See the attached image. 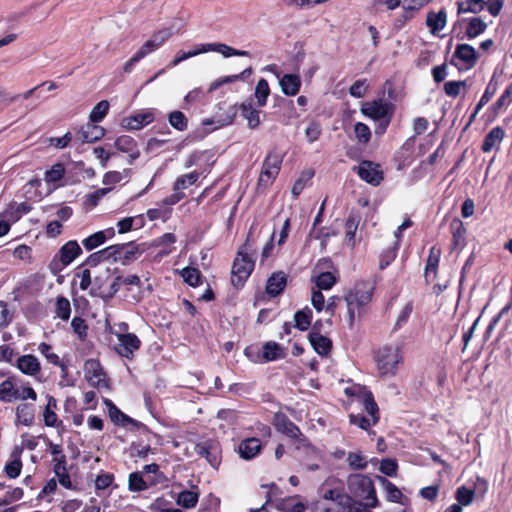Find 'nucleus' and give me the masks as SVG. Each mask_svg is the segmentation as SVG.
<instances>
[{
	"mask_svg": "<svg viewBox=\"0 0 512 512\" xmlns=\"http://www.w3.org/2000/svg\"><path fill=\"white\" fill-rule=\"evenodd\" d=\"M374 287L369 281L361 280L349 289L344 295L348 313V326L354 327L356 317H360L366 306L371 302Z\"/></svg>",
	"mask_w": 512,
	"mask_h": 512,
	"instance_id": "f257e3e1",
	"label": "nucleus"
},
{
	"mask_svg": "<svg viewBox=\"0 0 512 512\" xmlns=\"http://www.w3.org/2000/svg\"><path fill=\"white\" fill-rule=\"evenodd\" d=\"M375 361L381 376H395L403 362L402 350L399 346L386 345L378 350Z\"/></svg>",
	"mask_w": 512,
	"mask_h": 512,
	"instance_id": "f03ea898",
	"label": "nucleus"
},
{
	"mask_svg": "<svg viewBox=\"0 0 512 512\" xmlns=\"http://www.w3.org/2000/svg\"><path fill=\"white\" fill-rule=\"evenodd\" d=\"M349 493L361 500H372V505H379L373 481L362 474H352L347 479Z\"/></svg>",
	"mask_w": 512,
	"mask_h": 512,
	"instance_id": "7ed1b4c3",
	"label": "nucleus"
},
{
	"mask_svg": "<svg viewBox=\"0 0 512 512\" xmlns=\"http://www.w3.org/2000/svg\"><path fill=\"white\" fill-rule=\"evenodd\" d=\"M255 266L253 255H239L235 258L232 271L231 282L235 287L243 286Z\"/></svg>",
	"mask_w": 512,
	"mask_h": 512,
	"instance_id": "20e7f679",
	"label": "nucleus"
},
{
	"mask_svg": "<svg viewBox=\"0 0 512 512\" xmlns=\"http://www.w3.org/2000/svg\"><path fill=\"white\" fill-rule=\"evenodd\" d=\"M282 160L279 153L270 152L266 156L258 179L259 186L268 187L274 182L280 172Z\"/></svg>",
	"mask_w": 512,
	"mask_h": 512,
	"instance_id": "39448f33",
	"label": "nucleus"
},
{
	"mask_svg": "<svg viewBox=\"0 0 512 512\" xmlns=\"http://www.w3.org/2000/svg\"><path fill=\"white\" fill-rule=\"evenodd\" d=\"M118 342L114 346V350L121 357H125L129 360L133 359L134 353L139 350L141 341L138 336L134 333H115Z\"/></svg>",
	"mask_w": 512,
	"mask_h": 512,
	"instance_id": "423d86ee",
	"label": "nucleus"
},
{
	"mask_svg": "<svg viewBox=\"0 0 512 512\" xmlns=\"http://www.w3.org/2000/svg\"><path fill=\"white\" fill-rule=\"evenodd\" d=\"M195 452L199 457L205 458L212 467L217 468L219 466L221 449L216 440L206 439L200 441L195 446Z\"/></svg>",
	"mask_w": 512,
	"mask_h": 512,
	"instance_id": "0eeeda50",
	"label": "nucleus"
},
{
	"mask_svg": "<svg viewBox=\"0 0 512 512\" xmlns=\"http://www.w3.org/2000/svg\"><path fill=\"white\" fill-rule=\"evenodd\" d=\"M110 260L113 262L128 263L139 255V247L134 242L108 246Z\"/></svg>",
	"mask_w": 512,
	"mask_h": 512,
	"instance_id": "6e6552de",
	"label": "nucleus"
},
{
	"mask_svg": "<svg viewBox=\"0 0 512 512\" xmlns=\"http://www.w3.org/2000/svg\"><path fill=\"white\" fill-rule=\"evenodd\" d=\"M175 31L172 27L162 28L144 42V44L139 48V51L143 53V56L153 53L158 50L169 38L173 36Z\"/></svg>",
	"mask_w": 512,
	"mask_h": 512,
	"instance_id": "1a4fd4ad",
	"label": "nucleus"
},
{
	"mask_svg": "<svg viewBox=\"0 0 512 512\" xmlns=\"http://www.w3.org/2000/svg\"><path fill=\"white\" fill-rule=\"evenodd\" d=\"M268 71L275 73L279 78V85L282 92L287 96H295L298 94L301 87V79L296 74H285L280 77V73L277 70V66L272 64L266 67Z\"/></svg>",
	"mask_w": 512,
	"mask_h": 512,
	"instance_id": "9d476101",
	"label": "nucleus"
},
{
	"mask_svg": "<svg viewBox=\"0 0 512 512\" xmlns=\"http://www.w3.org/2000/svg\"><path fill=\"white\" fill-rule=\"evenodd\" d=\"M356 169L359 177L373 186H378L383 180L380 166L371 161L361 162Z\"/></svg>",
	"mask_w": 512,
	"mask_h": 512,
	"instance_id": "9b49d317",
	"label": "nucleus"
},
{
	"mask_svg": "<svg viewBox=\"0 0 512 512\" xmlns=\"http://www.w3.org/2000/svg\"><path fill=\"white\" fill-rule=\"evenodd\" d=\"M154 119V111L152 109H147L125 117L122 120V126L128 130H140L146 125L152 123Z\"/></svg>",
	"mask_w": 512,
	"mask_h": 512,
	"instance_id": "f8f14e48",
	"label": "nucleus"
},
{
	"mask_svg": "<svg viewBox=\"0 0 512 512\" xmlns=\"http://www.w3.org/2000/svg\"><path fill=\"white\" fill-rule=\"evenodd\" d=\"M84 371L85 378L92 386H106L105 373L99 361L94 359L87 360L84 365Z\"/></svg>",
	"mask_w": 512,
	"mask_h": 512,
	"instance_id": "ddd939ff",
	"label": "nucleus"
},
{
	"mask_svg": "<svg viewBox=\"0 0 512 512\" xmlns=\"http://www.w3.org/2000/svg\"><path fill=\"white\" fill-rule=\"evenodd\" d=\"M454 58L458 59L464 64L465 69H472L477 61H478V54L473 46L470 44H458L454 51Z\"/></svg>",
	"mask_w": 512,
	"mask_h": 512,
	"instance_id": "4468645a",
	"label": "nucleus"
},
{
	"mask_svg": "<svg viewBox=\"0 0 512 512\" xmlns=\"http://www.w3.org/2000/svg\"><path fill=\"white\" fill-rule=\"evenodd\" d=\"M388 111L389 105L382 99L364 102L361 106L362 114L374 120L384 119Z\"/></svg>",
	"mask_w": 512,
	"mask_h": 512,
	"instance_id": "2eb2a0df",
	"label": "nucleus"
},
{
	"mask_svg": "<svg viewBox=\"0 0 512 512\" xmlns=\"http://www.w3.org/2000/svg\"><path fill=\"white\" fill-rule=\"evenodd\" d=\"M105 135V129L102 126L97 125V123H93L89 121L87 124L83 125L78 131H77V138L82 143H93L101 138H103Z\"/></svg>",
	"mask_w": 512,
	"mask_h": 512,
	"instance_id": "dca6fc26",
	"label": "nucleus"
},
{
	"mask_svg": "<svg viewBox=\"0 0 512 512\" xmlns=\"http://www.w3.org/2000/svg\"><path fill=\"white\" fill-rule=\"evenodd\" d=\"M273 424L277 431L286 436L298 439L302 433L297 425H295L285 414L277 413L274 416Z\"/></svg>",
	"mask_w": 512,
	"mask_h": 512,
	"instance_id": "f3484780",
	"label": "nucleus"
},
{
	"mask_svg": "<svg viewBox=\"0 0 512 512\" xmlns=\"http://www.w3.org/2000/svg\"><path fill=\"white\" fill-rule=\"evenodd\" d=\"M114 146L118 151L127 153L129 155L130 164H132L140 156V151L138 149L137 142L131 136H119L115 140Z\"/></svg>",
	"mask_w": 512,
	"mask_h": 512,
	"instance_id": "a211bd4d",
	"label": "nucleus"
},
{
	"mask_svg": "<svg viewBox=\"0 0 512 512\" xmlns=\"http://www.w3.org/2000/svg\"><path fill=\"white\" fill-rule=\"evenodd\" d=\"M309 341L314 350L321 356L328 355L332 348L331 340L323 336L319 330H317V322L314 324L309 334Z\"/></svg>",
	"mask_w": 512,
	"mask_h": 512,
	"instance_id": "6ab92c4d",
	"label": "nucleus"
},
{
	"mask_svg": "<svg viewBox=\"0 0 512 512\" xmlns=\"http://www.w3.org/2000/svg\"><path fill=\"white\" fill-rule=\"evenodd\" d=\"M203 53L207 52H217L222 54L225 58L232 56H240V57H249L250 53L245 50H237L231 46H228L224 43H203L202 44Z\"/></svg>",
	"mask_w": 512,
	"mask_h": 512,
	"instance_id": "aec40b11",
	"label": "nucleus"
},
{
	"mask_svg": "<svg viewBox=\"0 0 512 512\" xmlns=\"http://www.w3.org/2000/svg\"><path fill=\"white\" fill-rule=\"evenodd\" d=\"M262 450V444L258 438L251 437L242 440L238 446L239 456L244 460L255 458Z\"/></svg>",
	"mask_w": 512,
	"mask_h": 512,
	"instance_id": "412c9836",
	"label": "nucleus"
},
{
	"mask_svg": "<svg viewBox=\"0 0 512 512\" xmlns=\"http://www.w3.org/2000/svg\"><path fill=\"white\" fill-rule=\"evenodd\" d=\"M82 250L75 240L68 241L59 250L57 256L62 266L71 264L80 254Z\"/></svg>",
	"mask_w": 512,
	"mask_h": 512,
	"instance_id": "4be33fe9",
	"label": "nucleus"
},
{
	"mask_svg": "<svg viewBox=\"0 0 512 512\" xmlns=\"http://www.w3.org/2000/svg\"><path fill=\"white\" fill-rule=\"evenodd\" d=\"M447 24V13L445 9L438 12L429 11L426 16V25L430 29L431 34L438 35Z\"/></svg>",
	"mask_w": 512,
	"mask_h": 512,
	"instance_id": "5701e85b",
	"label": "nucleus"
},
{
	"mask_svg": "<svg viewBox=\"0 0 512 512\" xmlns=\"http://www.w3.org/2000/svg\"><path fill=\"white\" fill-rule=\"evenodd\" d=\"M241 115L247 120V125L250 129H256L259 127L260 110L256 109L251 99L245 100L240 104Z\"/></svg>",
	"mask_w": 512,
	"mask_h": 512,
	"instance_id": "b1692460",
	"label": "nucleus"
},
{
	"mask_svg": "<svg viewBox=\"0 0 512 512\" xmlns=\"http://www.w3.org/2000/svg\"><path fill=\"white\" fill-rule=\"evenodd\" d=\"M307 507V503L303 502L299 495L280 499L276 503L277 510L281 512H305Z\"/></svg>",
	"mask_w": 512,
	"mask_h": 512,
	"instance_id": "393cba45",
	"label": "nucleus"
},
{
	"mask_svg": "<svg viewBox=\"0 0 512 512\" xmlns=\"http://www.w3.org/2000/svg\"><path fill=\"white\" fill-rule=\"evenodd\" d=\"M505 136V132L503 128L500 126H496L492 128L489 133L485 136L481 150L484 153L491 152L493 149H498L503 138Z\"/></svg>",
	"mask_w": 512,
	"mask_h": 512,
	"instance_id": "a878e982",
	"label": "nucleus"
},
{
	"mask_svg": "<svg viewBox=\"0 0 512 512\" xmlns=\"http://www.w3.org/2000/svg\"><path fill=\"white\" fill-rule=\"evenodd\" d=\"M287 284L286 274L282 271L273 273L267 281L266 292L270 296H277L283 292Z\"/></svg>",
	"mask_w": 512,
	"mask_h": 512,
	"instance_id": "bb28decb",
	"label": "nucleus"
},
{
	"mask_svg": "<svg viewBox=\"0 0 512 512\" xmlns=\"http://www.w3.org/2000/svg\"><path fill=\"white\" fill-rule=\"evenodd\" d=\"M157 483L156 479H144L143 472H133L128 478V488L132 492L147 490L150 486Z\"/></svg>",
	"mask_w": 512,
	"mask_h": 512,
	"instance_id": "cd10ccee",
	"label": "nucleus"
},
{
	"mask_svg": "<svg viewBox=\"0 0 512 512\" xmlns=\"http://www.w3.org/2000/svg\"><path fill=\"white\" fill-rule=\"evenodd\" d=\"M18 369L27 375L34 376L40 371V363L38 359L31 354L23 355L17 360Z\"/></svg>",
	"mask_w": 512,
	"mask_h": 512,
	"instance_id": "c85d7f7f",
	"label": "nucleus"
},
{
	"mask_svg": "<svg viewBox=\"0 0 512 512\" xmlns=\"http://www.w3.org/2000/svg\"><path fill=\"white\" fill-rule=\"evenodd\" d=\"M452 243L454 249H463L466 245V228L462 221L455 219L451 222Z\"/></svg>",
	"mask_w": 512,
	"mask_h": 512,
	"instance_id": "c756f323",
	"label": "nucleus"
},
{
	"mask_svg": "<svg viewBox=\"0 0 512 512\" xmlns=\"http://www.w3.org/2000/svg\"><path fill=\"white\" fill-rule=\"evenodd\" d=\"M17 422L24 426H31L35 419V407L30 403H22L16 408Z\"/></svg>",
	"mask_w": 512,
	"mask_h": 512,
	"instance_id": "7c9ffc66",
	"label": "nucleus"
},
{
	"mask_svg": "<svg viewBox=\"0 0 512 512\" xmlns=\"http://www.w3.org/2000/svg\"><path fill=\"white\" fill-rule=\"evenodd\" d=\"M237 115L236 105H231L228 107V111L225 116H221L216 114L213 119H206L203 121V125L217 124L215 128L224 127L230 125L234 122V119Z\"/></svg>",
	"mask_w": 512,
	"mask_h": 512,
	"instance_id": "2f4dec72",
	"label": "nucleus"
},
{
	"mask_svg": "<svg viewBox=\"0 0 512 512\" xmlns=\"http://www.w3.org/2000/svg\"><path fill=\"white\" fill-rule=\"evenodd\" d=\"M104 404L108 408L109 416L115 424L124 426L133 421L129 416L124 414L110 399L105 398Z\"/></svg>",
	"mask_w": 512,
	"mask_h": 512,
	"instance_id": "473e14b6",
	"label": "nucleus"
},
{
	"mask_svg": "<svg viewBox=\"0 0 512 512\" xmlns=\"http://www.w3.org/2000/svg\"><path fill=\"white\" fill-rule=\"evenodd\" d=\"M362 403L365 411L370 416L372 423H378L379 421V408L374 400V397L370 391H365L362 395Z\"/></svg>",
	"mask_w": 512,
	"mask_h": 512,
	"instance_id": "72a5a7b5",
	"label": "nucleus"
},
{
	"mask_svg": "<svg viewBox=\"0 0 512 512\" xmlns=\"http://www.w3.org/2000/svg\"><path fill=\"white\" fill-rule=\"evenodd\" d=\"M487 24L479 17H472L468 20L465 36L471 40L485 32Z\"/></svg>",
	"mask_w": 512,
	"mask_h": 512,
	"instance_id": "f704fd0d",
	"label": "nucleus"
},
{
	"mask_svg": "<svg viewBox=\"0 0 512 512\" xmlns=\"http://www.w3.org/2000/svg\"><path fill=\"white\" fill-rule=\"evenodd\" d=\"M199 500V493L195 490H183L178 494L177 504L183 508H194Z\"/></svg>",
	"mask_w": 512,
	"mask_h": 512,
	"instance_id": "c9c22d12",
	"label": "nucleus"
},
{
	"mask_svg": "<svg viewBox=\"0 0 512 512\" xmlns=\"http://www.w3.org/2000/svg\"><path fill=\"white\" fill-rule=\"evenodd\" d=\"M200 173L197 171H192L187 174L180 175L176 178L173 184L174 191H182L192 185H194L199 179Z\"/></svg>",
	"mask_w": 512,
	"mask_h": 512,
	"instance_id": "e433bc0d",
	"label": "nucleus"
},
{
	"mask_svg": "<svg viewBox=\"0 0 512 512\" xmlns=\"http://www.w3.org/2000/svg\"><path fill=\"white\" fill-rule=\"evenodd\" d=\"M51 350L52 347L45 342H42L38 345V351L46 358V360L50 364L59 366L61 370L65 372L66 365L60 360V357L57 354L53 353Z\"/></svg>",
	"mask_w": 512,
	"mask_h": 512,
	"instance_id": "4c0bfd02",
	"label": "nucleus"
},
{
	"mask_svg": "<svg viewBox=\"0 0 512 512\" xmlns=\"http://www.w3.org/2000/svg\"><path fill=\"white\" fill-rule=\"evenodd\" d=\"M377 506L378 505H372V500H367V502L363 503L350 496V501L344 504L342 510L343 512H372V508Z\"/></svg>",
	"mask_w": 512,
	"mask_h": 512,
	"instance_id": "58836bf2",
	"label": "nucleus"
},
{
	"mask_svg": "<svg viewBox=\"0 0 512 512\" xmlns=\"http://www.w3.org/2000/svg\"><path fill=\"white\" fill-rule=\"evenodd\" d=\"M379 480L382 484L387 500L399 503L403 494L398 487L384 477H379Z\"/></svg>",
	"mask_w": 512,
	"mask_h": 512,
	"instance_id": "ea45409f",
	"label": "nucleus"
},
{
	"mask_svg": "<svg viewBox=\"0 0 512 512\" xmlns=\"http://www.w3.org/2000/svg\"><path fill=\"white\" fill-rule=\"evenodd\" d=\"M439 256L440 250H436L434 247L431 248L425 268V277L427 280H431L432 277L434 278L436 276V271L439 264Z\"/></svg>",
	"mask_w": 512,
	"mask_h": 512,
	"instance_id": "a19ab883",
	"label": "nucleus"
},
{
	"mask_svg": "<svg viewBox=\"0 0 512 512\" xmlns=\"http://www.w3.org/2000/svg\"><path fill=\"white\" fill-rule=\"evenodd\" d=\"M183 280L190 286L197 287L202 283V275L195 267H185L180 272Z\"/></svg>",
	"mask_w": 512,
	"mask_h": 512,
	"instance_id": "79ce46f5",
	"label": "nucleus"
},
{
	"mask_svg": "<svg viewBox=\"0 0 512 512\" xmlns=\"http://www.w3.org/2000/svg\"><path fill=\"white\" fill-rule=\"evenodd\" d=\"M512 103V82L506 87L501 96L492 105V110L495 114H499L503 109H506Z\"/></svg>",
	"mask_w": 512,
	"mask_h": 512,
	"instance_id": "37998d69",
	"label": "nucleus"
},
{
	"mask_svg": "<svg viewBox=\"0 0 512 512\" xmlns=\"http://www.w3.org/2000/svg\"><path fill=\"white\" fill-rule=\"evenodd\" d=\"M255 97L257 99V104L259 107H263L267 103V99L270 95L269 84L266 79L261 78L255 87Z\"/></svg>",
	"mask_w": 512,
	"mask_h": 512,
	"instance_id": "c03bdc74",
	"label": "nucleus"
},
{
	"mask_svg": "<svg viewBox=\"0 0 512 512\" xmlns=\"http://www.w3.org/2000/svg\"><path fill=\"white\" fill-rule=\"evenodd\" d=\"M312 320V310L308 307L299 310L294 315L295 327L301 331H305L310 326Z\"/></svg>",
	"mask_w": 512,
	"mask_h": 512,
	"instance_id": "a18cd8bd",
	"label": "nucleus"
},
{
	"mask_svg": "<svg viewBox=\"0 0 512 512\" xmlns=\"http://www.w3.org/2000/svg\"><path fill=\"white\" fill-rule=\"evenodd\" d=\"M281 357V347L276 342H267L263 345L262 359L264 362L274 361Z\"/></svg>",
	"mask_w": 512,
	"mask_h": 512,
	"instance_id": "49530a36",
	"label": "nucleus"
},
{
	"mask_svg": "<svg viewBox=\"0 0 512 512\" xmlns=\"http://www.w3.org/2000/svg\"><path fill=\"white\" fill-rule=\"evenodd\" d=\"M484 0H466L458 3L457 13H478L484 9Z\"/></svg>",
	"mask_w": 512,
	"mask_h": 512,
	"instance_id": "de8ad7c7",
	"label": "nucleus"
},
{
	"mask_svg": "<svg viewBox=\"0 0 512 512\" xmlns=\"http://www.w3.org/2000/svg\"><path fill=\"white\" fill-rule=\"evenodd\" d=\"M498 89V82L495 78V75L492 76L489 83L486 86V89L481 96L479 102L476 105V110H481L495 95L496 91Z\"/></svg>",
	"mask_w": 512,
	"mask_h": 512,
	"instance_id": "09e8293b",
	"label": "nucleus"
},
{
	"mask_svg": "<svg viewBox=\"0 0 512 512\" xmlns=\"http://www.w3.org/2000/svg\"><path fill=\"white\" fill-rule=\"evenodd\" d=\"M109 102L107 100H102L98 102L92 109L89 115V120L93 123L101 122L109 111Z\"/></svg>",
	"mask_w": 512,
	"mask_h": 512,
	"instance_id": "8fccbe9b",
	"label": "nucleus"
},
{
	"mask_svg": "<svg viewBox=\"0 0 512 512\" xmlns=\"http://www.w3.org/2000/svg\"><path fill=\"white\" fill-rule=\"evenodd\" d=\"M412 312H413V302L408 301L399 311V314L396 318L393 330L397 331V330H400L401 328H403L407 324Z\"/></svg>",
	"mask_w": 512,
	"mask_h": 512,
	"instance_id": "3c124183",
	"label": "nucleus"
},
{
	"mask_svg": "<svg viewBox=\"0 0 512 512\" xmlns=\"http://www.w3.org/2000/svg\"><path fill=\"white\" fill-rule=\"evenodd\" d=\"M168 121L170 125L178 130V131H185L188 127V119L181 111H173L169 113L168 115Z\"/></svg>",
	"mask_w": 512,
	"mask_h": 512,
	"instance_id": "603ef678",
	"label": "nucleus"
},
{
	"mask_svg": "<svg viewBox=\"0 0 512 512\" xmlns=\"http://www.w3.org/2000/svg\"><path fill=\"white\" fill-rule=\"evenodd\" d=\"M467 81L466 80H458V81H447L444 83V92L447 96L456 98L460 95L462 89H467Z\"/></svg>",
	"mask_w": 512,
	"mask_h": 512,
	"instance_id": "864d4df0",
	"label": "nucleus"
},
{
	"mask_svg": "<svg viewBox=\"0 0 512 512\" xmlns=\"http://www.w3.org/2000/svg\"><path fill=\"white\" fill-rule=\"evenodd\" d=\"M347 462L349 467L354 470H363L368 465L366 456L361 452H349L347 455Z\"/></svg>",
	"mask_w": 512,
	"mask_h": 512,
	"instance_id": "5fc2aeb1",
	"label": "nucleus"
},
{
	"mask_svg": "<svg viewBox=\"0 0 512 512\" xmlns=\"http://www.w3.org/2000/svg\"><path fill=\"white\" fill-rule=\"evenodd\" d=\"M323 498L325 500H331L335 502L339 507L343 508L344 504L350 501V495L341 493L337 489H328L323 492Z\"/></svg>",
	"mask_w": 512,
	"mask_h": 512,
	"instance_id": "6e6d98bb",
	"label": "nucleus"
},
{
	"mask_svg": "<svg viewBox=\"0 0 512 512\" xmlns=\"http://www.w3.org/2000/svg\"><path fill=\"white\" fill-rule=\"evenodd\" d=\"M131 173L130 169H124L123 171H108L103 176L104 185H114L121 182L123 179L129 177Z\"/></svg>",
	"mask_w": 512,
	"mask_h": 512,
	"instance_id": "4d7b16f0",
	"label": "nucleus"
},
{
	"mask_svg": "<svg viewBox=\"0 0 512 512\" xmlns=\"http://www.w3.org/2000/svg\"><path fill=\"white\" fill-rule=\"evenodd\" d=\"M56 315L64 321L70 318L71 306L69 300L64 296H58L56 299Z\"/></svg>",
	"mask_w": 512,
	"mask_h": 512,
	"instance_id": "13d9d810",
	"label": "nucleus"
},
{
	"mask_svg": "<svg viewBox=\"0 0 512 512\" xmlns=\"http://www.w3.org/2000/svg\"><path fill=\"white\" fill-rule=\"evenodd\" d=\"M203 51H202V44H197L194 46V49L190 50V51H178L175 58L173 59V61L169 64L170 67H175L177 65H179L181 62L191 58V57H194V56H197L199 54H202Z\"/></svg>",
	"mask_w": 512,
	"mask_h": 512,
	"instance_id": "bf43d9fd",
	"label": "nucleus"
},
{
	"mask_svg": "<svg viewBox=\"0 0 512 512\" xmlns=\"http://www.w3.org/2000/svg\"><path fill=\"white\" fill-rule=\"evenodd\" d=\"M358 225H359V218L356 215H349L346 220V223H345L346 240L352 246H354V243H355V235H356Z\"/></svg>",
	"mask_w": 512,
	"mask_h": 512,
	"instance_id": "052dcab7",
	"label": "nucleus"
},
{
	"mask_svg": "<svg viewBox=\"0 0 512 512\" xmlns=\"http://www.w3.org/2000/svg\"><path fill=\"white\" fill-rule=\"evenodd\" d=\"M336 281V277L331 272H322L315 278V284L320 290L331 289Z\"/></svg>",
	"mask_w": 512,
	"mask_h": 512,
	"instance_id": "680f3d73",
	"label": "nucleus"
},
{
	"mask_svg": "<svg viewBox=\"0 0 512 512\" xmlns=\"http://www.w3.org/2000/svg\"><path fill=\"white\" fill-rule=\"evenodd\" d=\"M17 399V390L14 389L10 380H5L0 384V400L3 402H11Z\"/></svg>",
	"mask_w": 512,
	"mask_h": 512,
	"instance_id": "e2e57ef3",
	"label": "nucleus"
},
{
	"mask_svg": "<svg viewBox=\"0 0 512 512\" xmlns=\"http://www.w3.org/2000/svg\"><path fill=\"white\" fill-rule=\"evenodd\" d=\"M64 174L65 168L63 164L57 163L45 172L44 180L47 183H56L64 177Z\"/></svg>",
	"mask_w": 512,
	"mask_h": 512,
	"instance_id": "0e129e2a",
	"label": "nucleus"
},
{
	"mask_svg": "<svg viewBox=\"0 0 512 512\" xmlns=\"http://www.w3.org/2000/svg\"><path fill=\"white\" fill-rule=\"evenodd\" d=\"M53 471L57 477V480L61 486L66 489L75 490L76 487L73 485L70 475L67 471V467L53 468Z\"/></svg>",
	"mask_w": 512,
	"mask_h": 512,
	"instance_id": "69168bd1",
	"label": "nucleus"
},
{
	"mask_svg": "<svg viewBox=\"0 0 512 512\" xmlns=\"http://www.w3.org/2000/svg\"><path fill=\"white\" fill-rule=\"evenodd\" d=\"M398 248L399 247H397V244H394L393 247H389V248L383 250V252L380 255V262H379V268L381 270L388 267L394 261V259L396 258V255H397Z\"/></svg>",
	"mask_w": 512,
	"mask_h": 512,
	"instance_id": "338daca9",
	"label": "nucleus"
},
{
	"mask_svg": "<svg viewBox=\"0 0 512 512\" xmlns=\"http://www.w3.org/2000/svg\"><path fill=\"white\" fill-rule=\"evenodd\" d=\"M104 261H111L110 260V255H109V252H108V247L102 249V250H99L95 253H92L85 261V264L90 266V267H95L97 266L99 263L101 262H104Z\"/></svg>",
	"mask_w": 512,
	"mask_h": 512,
	"instance_id": "774afa93",
	"label": "nucleus"
}]
</instances>
